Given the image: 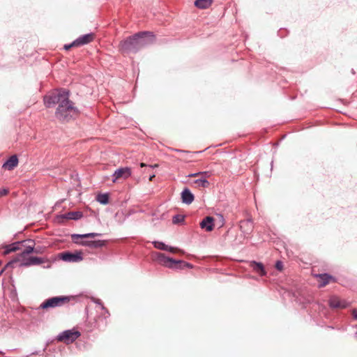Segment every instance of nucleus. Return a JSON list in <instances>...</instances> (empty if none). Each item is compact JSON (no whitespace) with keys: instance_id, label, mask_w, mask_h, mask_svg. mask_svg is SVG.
Returning <instances> with one entry per match:
<instances>
[{"instance_id":"1","label":"nucleus","mask_w":357,"mask_h":357,"mask_svg":"<svg viewBox=\"0 0 357 357\" xmlns=\"http://www.w3.org/2000/svg\"><path fill=\"white\" fill-rule=\"evenodd\" d=\"M154 35L151 32H139L123 40L119 44V50L123 54L135 53L144 47L153 43Z\"/></svg>"},{"instance_id":"2","label":"nucleus","mask_w":357,"mask_h":357,"mask_svg":"<svg viewBox=\"0 0 357 357\" xmlns=\"http://www.w3.org/2000/svg\"><path fill=\"white\" fill-rule=\"evenodd\" d=\"M79 114V110L68 98L63 104L58 106L55 112V117L60 122L67 123L77 118Z\"/></svg>"},{"instance_id":"3","label":"nucleus","mask_w":357,"mask_h":357,"mask_svg":"<svg viewBox=\"0 0 357 357\" xmlns=\"http://www.w3.org/2000/svg\"><path fill=\"white\" fill-rule=\"evenodd\" d=\"M69 98L68 91H56L48 93L44 96V104L47 107H52L56 105H60Z\"/></svg>"},{"instance_id":"4","label":"nucleus","mask_w":357,"mask_h":357,"mask_svg":"<svg viewBox=\"0 0 357 357\" xmlns=\"http://www.w3.org/2000/svg\"><path fill=\"white\" fill-rule=\"evenodd\" d=\"M100 234L98 233H89L85 234H73L72 235V239L74 241L75 243L80 244L84 246H89L92 248H98L103 246L105 245L104 241H78L79 238H94L96 236H99Z\"/></svg>"},{"instance_id":"5","label":"nucleus","mask_w":357,"mask_h":357,"mask_svg":"<svg viewBox=\"0 0 357 357\" xmlns=\"http://www.w3.org/2000/svg\"><path fill=\"white\" fill-rule=\"evenodd\" d=\"M13 262H19L21 266H30L33 265H40L45 262V260L43 258L37 257H31L24 255V253L18 254L15 259L12 261L7 264L8 266Z\"/></svg>"},{"instance_id":"6","label":"nucleus","mask_w":357,"mask_h":357,"mask_svg":"<svg viewBox=\"0 0 357 357\" xmlns=\"http://www.w3.org/2000/svg\"><path fill=\"white\" fill-rule=\"evenodd\" d=\"M28 242L29 243H31V245H28L25 246V248L22 251V253L24 255H30L32 252L40 253V252L34 248V243L31 240H28L22 242H17L13 244L9 245L6 247V250L3 252L4 255H8L10 252H15L17 250H21L20 246H23L24 243Z\"/></svg>"},{"instance_id":"7","label":"nucleus","mask_w":357,"mask_h":357,"mask_svg":"<svg viewBox=\"0 0 357 357\" xmlns=\"http://www.w3.org/2000/svg\"><path fill=\"white\" fill-rule=\"evenodd\" d=\"M71 297L66 296H55L45 300L43 302L40 308L47 310L49 308H54L63 306L70 302Z\"/></svg>"},{"instance_id":"8","label":"nucleus","mask_w":357,"mask_h":357,"mask_svg":"<svg viewBox=\"0 0 357 357\" xmlns=\"http://www.w3.org/2000/svg\"><path fill=\"white\" fill-rule=\"evenodd\" d=\"M156 261L160 264L167 268H173L177 266L178 264L183 263L184 266L192 267L188 263L181 261H176L172 258L166 257L163 253H156Z\"/></svg>"},{"instance_id":"9","label":"nucleus","mask_w":357,"mask_h":357,"mask_svg":"<svg viewBox=\"0 0 357 357\" xmlns=\"http://www.w3.org/2000/svg\"><path fill=\"white\" fill-rule=\"evenodd\" d=\"M156 261L160 264L167 268H173L177 266L178 264L183 263L184 266L192 267L188 263L181 261H176L172 258L166 257L163 253H156Z\"/></svg>"},{"instance_id":"10","label":"nucleus","mask_w":357,"mask_h":357,"mask_svg":"<svg viewBox=\"0 0 357 357\" xmlns=\"http://www.w3.org/2000/svg\"><path fill=\"white\" fill-rule=\"evenodd\" d=\"M80 333L75 330H67L61 333L58 337L57 340L59 342H64L66 344H70L73 342L76 339L80 336Z\"/></svg>"},{"instance_id":"11","label":"nucleus","mask_w":357,"mask_h":357,"mask_svg":"<svg viewBox=\"0 0 357 357\" xmlns=\"http://www.w3.org/2000/svg\"><path fill=\"white\" fill-rule=\"evenodd\" d=\"M132 174V170L130 167H121L116 169L112 175L113 183H116L120 179L126 180Z\"/></svg>"},{"instance_id":"12","label":"nucleus","mask_w":357,"mask_h":357,"mask_svg":"<svg viewBox=\"0 0 357 357\" xmlns=\"http://www.w3.org/2000/svg\"><path fill=\"white\" fill-rule=\"evenodd\" d=\"M60 258L65 261L77 262L83 259L82 252L76 251L73 253L64 252L60 254Z\"/></svg>"},{"instance_id":"13","label":"nucleus","mask_w":357,"mask_h":357,"mask_svg":"<svg viewBox=\"0 0 357 357\" xmlns=\"http://www.w3.org/2000/svg\"><path fill=\"white\" fill-rule=\"evenodd\" d=\"M313 277L317 279L319 282V287L321 288L331 282H335V279L331 275L328 273H322V274H312Z\"/></svg>"},{"instance_id":"14","label":"nucleus","mask_w":357,"mask_h":357,"mask_svg":"<svg viewBox=\"0 0 357 357\" xmlns=\"http://www.w3.org/2000/svg\"><path fill=\"white\" fill-rule=\"evenodd\" d=\"M208 175V172H198L195 174H190V177H197L199 178L196 179L194 181V183L196 185V187H202V188H208L209 186V182L206 179V176Z\"/></svg>"},{"instance_id":"15","label":"nucleus","mask_w":357,"mask_h":357,"mask_svg":"<svg viewBox=\"0 0 357 357\" xmlns=\"http://www.w3.org/2000/svg\"><path fill=\"white\" fill-rule=\"evenodd\" d=\"M153 244L155 248L159 249V250H167L172 253H179L181 255L184 254L183 250L178 248H174V247H171V246L167 245L162 242L154 241V242H153Z\"/></svg>"},{"instance_id":"16","label":"nucleus","mask_w":357,"mask_h":357,"mask_svg":"<svg viewBox=\"0 0 357 357\" xmlns=\"http://www.w3.org/2000/svg\"><path fill=\"white\" fill-rule=\"evenodd\" d=\"M95 38L94 33H88L79 37L74 41V45H77V47L84 45L92 42Z\"/></svg>"},{"instance_id":"17","label":"nucleus","mask_w":357,"mask_h":357,"mask_svg":"<svg viewBox=\"0 0 357 357\" xmlns=\"http://www.w3.org/2000/svg\"><path fill=\"white\" fill-rule=\"evenodd\" d=\"M329 305L333 308H345L347 307L348 303L337 296H332L329 300Z\"/></svg>"},{"instance_id":"18","label":"nucleus","mask_w":357,"mask_h":357,"mask_svg":"<svg viewBox=\"0 0 357 357\" xmlns=\"http://www.w3.org/2000/svg\"><path fill=\"white\" fill-rule=\"evenodd\" d=\"M213 222L214 218L213 217L207 216L200 222V227L207 231H211L214 228Z\"/></svg>"},{"instance_id":"19","label":"nucleus","mask_w":357,"mask_h":357,"mask_svg":"<svg viewBox=\"0 0 357 357\" xmlns=\"http://www.w3.org/2000/svg\"><path fill=\"white\" fill-rule=\"evenodd\" d=\"M18 165V158L17 155H13L3 165L2 168L7 170H13Z\"/></svg>"},{"instance_id":"20","label":"nucleus","mask_w":357,"mask_h":357,"mask_svg":"<svg viewBox=\"0 0 357 357\" xmlns=\"http://www.w3.org/2000/svg\"><path fill=\"white\" fill-rule=\"evenodd\" d=\"M181 199H182V202L183 203H185L187 204H190L194 200V195L190 191L189 189L185 188V189L183 190V191L181 193Z\"/></svg>"},{"instance_id":"21","label":"nucleus","mask_w":357,"mask_h":357,"mask_svg":"<svg viewBox=\"0 0 357 357\" xmlns=\"http://www.w3.org/2000/svg\"><path fill=\"white\" fill-rule=\"evenodd\" d=\"M240 228L241 230L246 233H249L252 229V222L250 220H245L241 221L240 222Z\"/></svg>"},{"instance_id":"22","label":"nucleus","mask_w":357,"mask_h":357,"mask_svg":"<svg viewBox=\"0 0 357 357\" xmlns=\"http://www.w3.org/2000/svg\"><path fill=\"white\" fill-rule=\"evenodd\" d=\"M251 266L253 270L260 275H264L266 274V271L262 264L253 261L251 264Z\"/></svg>"},{"instance_id":"23","label":"nucleus","mask_w":357,"mask_h":357,"mask_svg":"<svg viewBox=\"0 0 357 357\" xmlns=\"http://www.w3.org/2000/svg\"><path fill=\"white\" fill-rule=\"evenodd\" d=\"M213 0H196L195 5L196 7L205 9L208 8L212 4Z\"/></svg>"},{"instance_id":"24","label":"nucleus","mask_w":357,"mask_h":357,"mask_svg":"<svg viewBox=\"0 0 357 357\" xmlns=\"http://www.w3.org/2000/svg\"><path fill=\"white\" fill-rule=\"evenodd\" d=\"M82 216L80 212H69L65 215V218L69 220H78Z\"/></svg>"},{"instance_id":"25","label":"nucleus","mask_w":357,"mask_h":357,"mask_svg":"<svg viewBox=\"0 0 357 357\" xmlns=\"http://www.w3.org/2000/svg\"><path fill=\"white\" fill-rule=\"evenodd\" d=\"M97 200L100 204H106L109 201V196L107 194H100L97 197Z\"/></svg>"},{"instance_id":"26","label":"nucleus","mask_w":357,"mask_h":357,"mask_svg":"<svg viewBox=\"0 0 357 357\" xmlns=\"http://www.w3.org/2000/svg\"><path fill=\"white\" fill-rule=\"evenodd\" d=\"M183 220V218L182 216L176 215L173 218V222L178 223V222H180L181 221H182Z\"/></svg>"},{"instance_id":"27","label":"nucleus","mask_w":357,"mask_h":357,"mask_svg":"<svg viewBox=\"0 0 357 357\" xmlns=\"http://www.w3.org/2000/svg\"><path fill=\"white\" fill-rule=\"evenodd\" d=\"M275 268L279 271H282L283 268L282 263L280 261H278L275 264Z\"/></svg>"},{"instance_id":"28","label":"nucleus","mask_w":357,"mask_h":357,"mask_svg":"<svg viewBox=\"0 0 357 357\" xmlns=\"http://www.w3.org/2000/svg\"><path fill=\"white\" fill-rule=\"evenodd\" d=\"M77 47V45H74V41L69 45H65L64 49L66 50H69L71 47Z\"/></svg>"},{"instance_id":"29","label":"nucleus","mask_w":357,"mask_h":357,"mask_svg":"<svg viewBox=\"0 0 357 357\" xmlns=\"http://www.w3.org/2000/svg\"><path fill=\"white\" fill-rule=\"evenodd\" d=\"M8 192V190L6 189H2V190L0 189V197L3 195H6Z\"/></svg>"},{"instance_id":"30","label":"nucleus","mask_w":357,"mask_h":357,"mask_svg":"<svg viewBox=\"0 0 357 357\" xmlns=\"http://www.w3.org/2000/svg\"><path fill=\"white\" fill-rule=\"evenodd\" d=\"M352 315L355 319L357 320V310L354 309L352 311Z\"/></svg>"},{"instance_id":"31","label":"nucleus","mask_w":357,"mask_h":357,"mask_svg":"<svg viewBox=\"0 0 357 357\" xmlns=\"http://www.w3.org/2000/svg\"><path fill=\"white\" fill-rule=\"evenodd\" d=\"M154 178H155V175H154V174L151 175V176L149 177V181H153V179Z\"/></svg>"},{"instance_id":"32","label":"nucleus","mask_w":357,"mask_h":357,"mask_svg":"<svg viewBox=\"0 0 357 357\" xmlns=\"http://www.w3.org/2000/svg\"><path fill=\"white\" fill-rule=\"evenodd\" d=\"M146 165L145 163H144V162H141L140 163V167H146Z\"/></svg>"},{"instance_id":"33","label":"nucleus","mask_w":357,"mask_h":357,"mask_svg":"<svg viewBox=\"0 0 357 357\" xmlns=\"http://www.w3.org/2000/svg\"><path fill=\"white\" fill-rule=\"evenodd\" d=\"M151 167H158V164H155L154 165H151Z\"/></svg>"}]
</instances>
